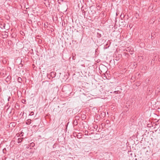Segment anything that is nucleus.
Wrapping results in <instances>:
<instances>
[{
  "label": "nucleus",
  "instance_id": "1",
  "mask_svg": "<svg viewBox=\"0 0 160 160\" xmlns=\"http://www.w3.org/2000/svg\"><path fill=\"white\" fill-rule=\"evenodd\" d=\"M76 119L74 120L73 122V125L74 126H76L78 124V122L77 121V119H78L79 116H76L75 117Z\"/></svg>",
  "mask_w": 160,
  "mask_h": 160
},
{
  "label": "nucleus",
  "instance_id": "2",
  "mask_svg": "<svg viewBox=\"0 0 160 160\" xmlns=\"http://www.w3.org/2000/svg\"><path fill=\"white\" fill-rule=\"evenodd\" d=\"M90 11L88 12V13L89 15H91L92 16L94 15V14L96 12L95 11L93 10L92 13V10H91V7H90Z\"/></svg>",
  "mask_w": 160,
  "mask_h": 160
},
{
  "label": "nucleus",
  "instance_id": "3",
  "mask_svg": "<svg viewBox=\"0 0 160 160\" xmlns=\"http://www.w3.org/2000/svg\"><path fill=\"white\" fill-rule=\"evenodd\" d=\"M11 77L10 76H8L6 79V81L7 82H11Z\"/></svg>",
  "mask_w": 160,
  "mask_h": 160
},
{
  "label": "nucleus",
  "instance_id": "4",
  "mask_svg": "<svg viewBox=\"0 0 160 160\" xmlns=\"http://www.w3.org/2000/svg\"><path fill=\"white\" fill-rule=\"evenodd\" d=\"M2 36H3V38H7L8 36V32H6L4 34H2Z\"/></svg>",
  "mask_w": 160,
  "mask_h": 160
},
{
  "label": "nucleus",
  "instance_id": "5",
  "mask_svg": "<svg viewBox=\"0 0 160 160\" xmlns=\"http://www.w3.org/2000/svg\"><path fill=\"white\" fill-rule=\"evenodd\" d=\"M56 72H52L50 73V76L52 78H53L56 76Z\"/></svg>",
  "mask_w": 160,
  "mask_h": 160
},
{
  "label": "nucleus",
  "instance_id": "6",
  "mask_svg": "<svg viewBox=\"0 0 160 160\" xmlns=\"http://www.w3.org/2000/svg\"><path fill=\"white\" fill-rule=\"evenodd\" d=\"M23 139V138H19L18 139L17 142L18 143H20L21 142Z\"/></svg>",
  "mask_w": 160,
  "mask_h": 160
},
{
  "label": "nucleus",
  "instance_id": "7",
  "mask_svg": "<svg viewBox=\"0 0 160 160\" xmlns=\"http://www.w3.org/2000/svg\"><path fill=\"white\" fill-rule=\"evenodd\" d=\"M31 123V120L30 119H28L26 122V123L27 125H29Z\"/></svg>",
  "mask_w": 160,
  "mask_h": 160
},
{
  "label": "nucleus",
  "instance_id": "8",
  "mask_svg": "<svg viewBox=\"0 0 160 160\" xmlns=\"http://www.w3.org/2000/svg\"><path fill=\"white\" fill-rule=\"evenodd\" d=\"M17 81L19 83H21L22 80L20 77H19L18 78Z\"/></svg>",
  "mask_w": 160,
  "mask_h": 160
},
{
  "label": "nucleus",
  "instance_id": "9",
  "mask_svg": "<svg viewBox=\"0 0 160 160\" xmlns=\"http://www.w3.org/2000/svg\"><path fill=\"white\" fill-rule=\"evenodd\" d=\"M101 116L102 117H104L106 115V113L105 112H102L101 114Z\"/></svg>",
  "mask_w": 160,
  "mask_h": 160
},
{
  "label": "nucleus",
  "instance_id": "10",
  "mask_svg": "<svg viewBox=\"0 0 160 160\" xmlns=\"http://www.w3.org/2000/svg\"><path fill=\"white\" fill-rule=\"evenodd\" d=\"M135 16L136 18H138L139 16V14L138 13H135Z\"/></svg>",
  "mask_w": 160,
  "mask_h": 160
},
{
  "label": "nucleus",
  "instance_id": "11",
  "mask_svg": "<svg viewBox=\"0 0 160 160\" xmlns=\"http://www.w3.org/2000/svg\"><path fill=\"white\" fill-rule=\"evenodd\" d=\"M101 34L99 33H97V37L98 38H100L101 37Z\"/></svg>",
  "mask_w": 160,
  "mask_h": 160
},
{
  "label": "nucleus",
  "instance_id": "12",
  "mask_svg": "<svg viewBox=\"0 0 160 160\" xmlns=\"http://www.w3.org/2000/svg\"><path fill=\"white\" fill-rule=\"evenodd\" d=\"M114 92L115 93H119L120 92V91H119V90H117V91H115Z\"/></svg>",
  "mask_w": 160,
  "mask_h": 160
},
{
  "label": "nucleus",
  "instance_id": "13",
  "mask_svg": "<svg viewBox=\"0 0 160 160\" xmlns=\"http://www.w3.org/2000/svg\"><path fill=\"white\" fill-rule=\"evenodd\" d=\"M64 32H65L66 34H68V29L66 30V29H64L63 30Z\"/></svg>",
  "mask_w": 160,
  "mask_h": 160
},
{
  "label": "nucleus",
  "instance_id": "14",
  "mask_svg": "<svg viewBox=\"0 0 160 160\" xmlns=\"http://www.w3.org/2000/svg\"><path fill=\"white\" fill-rule=\"evenodd\" d=\"M5 24L4 23L3 25L1 24L2 26V27H1V28H5Z\"/></svg>",
  "mask_w": 160,
  "mask_h": 160
},
{
  "label": "nucleus",
  "instance_id": "15",
  "mask_svg": "<svg viewBox=\"0 0 160 160\" xmlns=\"http://www.w3.org/2000/svg\"><path fill=\"white\" fill-rule=\"evenodd\" d=\"M48 23H47L46 24L45 23L44 25V27L45 28H47L48 27Z\"/></svg>",
  "mask_w": 160,
  "mask_h": 160
},
{
  "label": "nucleus",
  "instance_id": "16",
  "mask_svg": "<svg viewBox=\"0 0 160 160\" xmlns=\"http://www.w3.org/2000/svg\"><path fill=\"white\" fill-rule=\"evenodd\" d=\"M34 113L33 112H31L29 114V115L32 116L34 115Z\"/></svg>",
  "mask_w": 160,
  "mask_h": 160
},
{
  "label": "nucleus",
  "instance_id": "17",
  "mask_svg": "<svg viewBox=\"0 0 160 160\" xmlns=\"http://www.w3.org/2000/svg\"><path fill=\"white\" fill-rule=\"evenodd\" d=\"M26 102V100L25 99H23L22 100V102L23 103H25Z\"/></svg>",
  "mask_w": 160,
  "mask_h": 160
},
{
  "label": "nucleus",
  "instance_id": "18",
  "mask_svg": "<svg viewBox=\"0 0 160 160\" xmlns=\"http://www.w3.org/2000/svg\"><path fill=\"white\" fill-rule=\"evenodd\" d=\"M83 123L82 122H79V124L81 126L82 125H83Z\"/></svg>",
  "mask_w": 160,
  "mask_h": 160
},
{
  "label": "nucleus",
  "instance_id": "19",
  "mask_svg": "<svg viewBox=\"0 0 160 160\" xmlns=\"http://www.w3.org/2000/svg\"><path fill=\"white\" fill-rule=\"evenodd\" d=\"M85 134L86 135H88V131L87 130H86L85 132Z\"/></svg>",
  "mask_w": 160,
  "mask_h": 160
},
{
  "label": "nucleus",
  "instance_id": "20",
  "mask_svg": "<svg viewBox=\"0 0 160 160\" xmlns=\"http://www.w3.org/2000/svg\"><path fill=\"white\" fill-rule=\"evenodd\" d=\"M109 122H110V121H109V120H107L106 121V123L107 124H108V123H109Z\"/></svg>",
  "mask_w": 160,
  "mask_h": 160
},
{
  "label": "nucleus",
  "instance_id": "21",
  "mask_svg": "<svg viewBox=\"0 0 160 160\" xmlns=\"http://www.w3.org/2000/svg\"><path fill=\"white\" fill-rule=\"evenodd\" d=\"M82 12H83V13H84V15H85V13H86V11H84V12L82 11Z\"/></svg>",
  "mask_w": 160,
  "mask_h": 160
},
{
  "label": "nucleus",
  "instance_id": "22",
  "mask_svg": "<svg viewBox=\"0 0 160 160\" xmlns=\"http://www.w3.org/2000/svg\"><path fill=\"white\" fill-rule=\"evenodd\" d=\"M96 117L97 118H98V117H100V116L99 115H97Z\"/></svg>",
  "mask_w": 160,
  "mask_h": 160
},
{
  "label": "nucleus",
  "instance_id": "23",
  "mask_svg": "<svg viewBox=\"0 0 160 160\" xmlns=\"http://www.w3.org/2000/svg\"><path fill=\"white\" fill-rule=\"evenodd\" d=\"M58 1L63 2V0H58Z\"/></svg>",
  "mask_w": 160,
  "mask_h": 160
},
{
  "label": "nucleus",
  "instance_id": "24",
  "mask_svg": "<svg viewBox=\"0 0 160 160\" xmlns=\"http://www.w3.org/2000/svg\"><path fill=\"white\" fill-rule=\"evenodd\" d=\"M72 59H74H74H75V57H74L73 56V57H72Z\"/></svg>",
  "mask_w": 160,
  "mask_h": 160
},
{
  "label": "nucleus",
  "instance_id": "25",
  "mask_svg": "<svg viewBox=\"0 0 160 160\" xmlns=\"http://www.w3.org/2000/svg\"><path fill=\"white\" fill-rule=\"evenodd\" d=\"M10 97H9V98H8V101H9V99H10Z\"/></svg>",
  "mask_w": 160,
  "mask_h": 160
},
{
  "label": "nucleus",
  "instance_id": "26",
  "mask_svg": "<svg viewBox=\"0 0 160 160\" xmlns=\"http://www.w3.org/2000/svg\"><path fill=\"white\" fill-rule=\"evenodd\" d=\"M153 33H152L151 34V36L152 37L153 36Z\"/></svg>",
  "mask_w": 160,
  "mask_h": 160
},
{
  "label": "nucleus",
  "instance_id": "27",
  "mask_svg": "<svg viewBox=\"0 0 160 160\" xmlns=\"http://www.w3.org/2000/svg\"><path fill=\"white\" fill-rule=\"evenodd\" d=\"M4 150H6V148H4V149H3V152H4Z\"/></svg>",
  "mask_w": 160,
  "mask_h": 160
},
{
  "label": "nucleus",
  "instance_id": "28",
  "mask_svg": "<svg viewBox=\"0 0 160 160\" xmlns=\"http://www.w3.org/2000/svg\"><path fill=\"white\" fill-rule=\"evenodd\" d=\"M154 60H155V59H152V61H154Z\"/></svg>",
  "mask_w": 160,
  "mask_h": 160
},
{
  "label": "nucleus",
  "instance_id": "29",
  "mask_svg": "<svg viewBox=\"0 0 160 160\" xmlns=\"http://www.w3.org/2000/svg\"><path fill=\"white\" fill-rule=\"evenodd\" d=\"M112 1H115V0H112Z\"/></svg>",
  "mask_w": 160,
  "mask_h": 160
},
{
  "label": "nucleus",
  "instance_id": "30",
  "mask_svg": "<svg viewBox=\"0 0 160 160\" xmlns=\"http://www.w3.org/2000/svg\"><path fill=\"white\" fill-rule=\"evenodd\" d=\"M149 127H151V126H150V125H149ZM148 127H149V126Z\"/></svg>",
  "mask_w": 160,
  "mask_h": 160
},
{
  "label": "nucleus",
  "instance_id": "31",
  "mask_svg": "<svg viewBox=\"0 0 160 160\" xmlns=\"http://www.w3.org/2000/svg\"><path fill=\"white\" fill-rule=\"evenodd\" d=\"M149 127H151V126H150V125H149ZM148 127H149V126Z\"/></svg>",
  "mask_w": 160,
  "mask_h": 160
},
{
  "label": "nucleus",
  "instance_id": "32",
  "mask_svg": "<svg viewBox=\"0 0 160 160\" xmlns=\"http://www.w3.org/2000/svg\"><path fill=\"white\" fill-rule=\"evenodd\" d=\"M93 11L92 10V13Z\"/></svg>",
  "mask_w": 160,
  "mask_h": 160
},
{
  "label": "nucleus",
  "instance_id": "33",
  "mask_svg": "<svg viewBox=\"0 0 160 160\" xmlns=\"http://www.w3.org/2000/svg\"><path fill=\"white\" fill-rule=\"evenodd\" d=\"M98 7H99V6H98Z\"/></svg>",
  "mask_w": 160,
  "mask_h": 160
},
{
  "label": "nucleus",
  "instance_id": "34",
  "mask_svg": "<svg viewBox=\"0 0 160 160\" xmlns=\"http://www.w3.org/2000/svg\"><path fill=\"white\" fill-rule=\"evenodd\" d=\"M121 17L122 18V15H121Z\"/></svg>",
  "mask_w": 160,
  "mask_h": 160
},
{
  "label": "nucleus",
  "instance_id": "35",
  "mask_svg": "<svg viewBox=\"0 0 160 160\" xmlns=\"http://www.w3.org/2000/svg\"><path fill=\"white\" fill-rule=\"evenodd\" d=\"M111 61H112V60H111L110 61V62H111Z\"/></svg>",
  "mask_w": 160,
  "mask_h": 160
}]
</instances>
